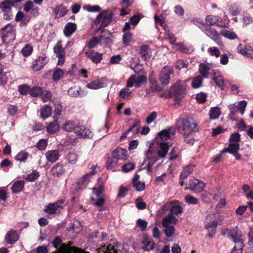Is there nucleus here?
Here are the masks:
<instances>
[{
  "mask_svg": "<svg viewBox=\"0 0 253 253\" xmlns=\"http://www.w3.org/2000/svg\"><path fill=\"white\" fill-rule=\"evenodd\" d=\"M222 234L223 236H226L228 238L231 239L235 243V246L230 253H242L244 247L243 235L237 226L231 229H224Z\"/></svg>",
  "mask_w": 253,
  "mask_h": 253,
  "instance_id": "1",
  "label": "nucleus"
},
{
  "mask_svg": "<svg viewBox=\"0 0 253 253\" xmlns=\"http://www.w3.org/2000/svg\"><path fill=\"white\" fill-rule=\"evenodd\" d=\"M176 126L178 132L183 136H189L198 131L197 123L192 117L179 119Z\"/></svg>",
  "mask_w": 253,
  "mask_h": 253,
  "instance_id": "2",
  "label": "nucleus"
},
{
  "mask_svg": "<svg viewBox=\"0 0 253 253\" xmlns=\"http://www.w3.org/2000/svg\"><path fill=\"white\" fill-rule=\"evenodd\" d=\"M186 84L180 80L175 82L171 86L170 89L174 96V100L176 103L180 101L186 94Z\"/></svg>",
  "mask_w": 253,
  "mask_h": 253,
  "instance_id": "3",
  "label": "nucleus"
},
{
  "mask_svg": "<svg viewBox=\"0 0 253 253\" xmlns=\"http://www.w3.org/2000/svg\"><path fill=\"white\" fill-rule=\"evenodd\" d=\"M1 40L3 42L5 43H10L13 42L16 38V28L15 26L11 23L8 24L1 30Z\"/></svg>",
  "mask_w": 253,
  "mask_h": 253,
  "instance_id": "4",
  "label": "nucleus"
},
{
  "mask_svg": "<svg viewBox=\"0 0 253 253\" xmlns=\"http://www.w3.org/2000/svg\"><path fill=\"white\" fill-rule=\"evenodd\" d=\"M113 15L112 12H109L107 10H103L98 15L94 20L95 25L100 24L99 28L97 29V32L107 27L111 23Z\"/></svg>",
  "mask_w": 253,
  "mask_h": 253,
  "instance_id": "5",
  "label": "nucleus"
},
{
  "mask_svg": "<svg viewBox=\"0 0 253 253\" xmlns=\"http://www.w3.org/2000/svg\"><path fill=\"white\" fill-rule=\"evenodd\" d=\"M213 217H214V214H210L207 216L205 221V227L208 231V236L212 238L216 231V228L218 225L217 220L214 219L211 221Z\"/></svg>",
  "mask_w": 253,
  "mask_h": 253,
  "instance_id": "6",
  "label": "nucleus"
},
{
  "mask_svg": "<svg viewBox=\"0 0 253 253\" xmlns=\"http://www.w3.org/2000/svg\"><path fill=\"white\" fill-rule=\"evenodd\" d=\"M174 70L172 67L165 66L159 74V80L163 85H167L170 83V76L173 75Z\"/></svg>",
  "mask_w": 253,
  "mask_h": 253,
  "instance_id": "7",
  "label": "nucleus"
},
{
  "mask_svg": "<svg viewBox=\"0 0 253 253\" xmlns=\"http://www.w3.org/2000/svg\"><path fill=\"white\" fill-rule=\"evenodd\" d=\"M112 37V33L106 29L103 30L97 37L99 44L104 47H110L113 44Z\"/></svg>",
  "mask_w": 253,
  "mask_h": 253,
  "instance_id": "8",
  "label": "nucleus"
},
{
  "mask_svg": "<svg viewBox=\"0 0 253 253\" xmlns=\"http://www.w3.org/2000/svg\"><path fill=\"white\" fill-rule=\"evenodd\" d=\"M75 133L79 138H91L93 137V133L90 130L80 124H77L75 128Z\"/></svg>",
  "mask_w": 253,
  "mask_h": 253,
  "instance_id": "9",
  "label": "nucleus"
},
{
  "mask_svg": "<svg viewBox=\"0 0 253 253\" xmlns=\"http://www.w3.org/2000/svg\"><path fill=\"white\" fill-rule=\"evenodd\" d=\"M53 51L58 58V65L62 66L65 62V51L62 47L61 41H58L57 44L54 46Z\"/></svg>",
  "mask_w": 253,
  "mask_h": 253,
  "instance_id": "10",
  "label": "nucleus"
},
{
  "mask_svg": "<svg viewBox=\"0 0 253 253\" xmlns=\"http://www.w3.org/2000/svg\"><path fill=\"white\" fill-rule=\"evenodd\" d=\"M239 148L240 145L238 143H230L227 147L224 148L222 152L232 154L237 160H240L241 159V156L238 153Z\"/></svg>",
  "mask_w": 253,
  "mask_h": 253,
  "instance_id": "11",
  "label": "nucleus"
},
{
  "mask_svg": "<svg viewBox=\"0 0 253 253\" xmlns=\"http://www.w3.org/2000/svg\"><path fill=\"white\" fill-rule=\"evenodd\" d=\"M201 29L207 36L213 41L218 40L219 34L214 28H211V26H207L206 24H203Z\"/></svg>",
  "mask_w": 253,
  "mask_h": 253,
  "instance_id": "12",
  "label": "nucleus"
},
{
  "mask_svg": "<svg viewBox=\"0 0 253 253\" xmlns=\"http://www.w3.org/2000/svg\"><path fill=\"white\" fill-rule=\"evenodd\" d=\"M189 188L195 193L202 192L205 187V184L203 182L197 179H194L190 181Z\"/></svg>",
  "mask_w": 253,
  "mask_h": 253,
  "instance_id": "13",
  "label": "nucleus"
},
{
  "mask_svg": "<svg viewBox=\"0 0 253 253\" xmlns=\"http://www.w3.org/2000/svg\"><path fill=\"white\" fill-rule=\"evenodd\" d=\"M47 56L43 54L42 57H39L38 59L34 60L32 65L33 70L35 71H39L41 70L47 63Z\"/></svg>",
  "mask_w": 253,
  "mask_h": 253,
  "instance_id": "14",
  "label": "nucleus"
},
{
  "mask_svg": "<svg viewBox=\"0 0 253 253\" xmlns=\"http://www.w3.org/2000/svg\"><path fill=\"white\" fill-rule=\"evenodd\" d=\"M141 58L145 61H149L152 56V51L150 46L147 44H143L140 48Z\"/></svg>",
  "mask_w": 253,
  "mask_h": 253,
  "instance_id": "15",
  "label": "nucleus"
},
{
  "mask_svg": "<svg viewBox=\"0 0 253 253\" xmlns=\"http://www.w3.org/2000/svg\"><path fill=\"white\" fill-rule=\"evenodd\" d=\"M86 56L90 59L92 62L98 64L101 62L102 59V54L98 53L93 50H88L85 52Z\"/></svg>",
  "mask_w": 253,
  "mask_h": 253,
  "instance_id": "16",
  "label": "nucleus"
},
{
  "mask_svg": "<svg viewBox=\"0 0 253 253\" xmlns=\"http://www.w3.org/2000/svg\"><path fill=\"white\" fill-rule=\"evenodd\" d=\"M45 157L47 162L53 163L58 160L60 157L58 150H50L45 153Z\"/></svg>",
  "mask_w": 253,
  "mask_h": 253,
  "instance_id": "17",
  "label": "nucleus"
},
{
  "mask_svg": "<svg viewBox=\"0 0 253 253\" xmlns=\"http://www.w3.org/2000/svg\"><path fill=\"white\" fill-rule=\"evenodd\" d=\"M145 155L146 159H145L143 162L142 163V165L144 164L147 160H150L152 162L155 163L159 160V156L157 152H156L154 149L151 147H149Z\"/></svg>",
  "mask_w": 253,
  "mask_h": 253,
  "instance_id": "18",
  "label": "nucleus"
},
{
  "mask_svg": "<svg viewBox=\"0 0 253 253\" xmlns=\"http://www.w3.org/2000/svg\"><path fill=\"white\" fill-rule=\"evenodd\" d=\"M104 81L103 78L97 79L92 81L87 84L86 87L90 89H97L104 87Z\"/></svg>",
  "mask_w": 253,
  "mask_h": 253,
  "instance_id": "19",
  "label": "nucleus"
},
{
  "mask_svg": "<svg viewBox=\"0 0 253 253\" xmlns=\"http://www.w3.org/2000/svg\"><path fill=\"white\" fill-rule=\"evenodd\" d=\"M212 79L215 82L216 85L220 88L221 89H224V82L223 77L219 74V73L214 72L211 73Z\"/></svg>",
  "mask_w": 253,
  "mask_h": 253,
  "instance_id": "20",
  "label": "nucleus"
},
{
  "mask_svg": "<svg viewBox=\"0 0 253 253\" xmlns=\"http://www.w3.org/2000/svg\"><path fill=\"white\" fill-rule=\"evenodd\" d=\"M139 175L135 174L132 179V185L136 191H142L144 190L145 184L144 182L139 180Z\"/></svg>",
  "mask_w": 253,
  "mask_h": 253,
  "instance_id": "21",
  "label": "nucleus"
},
{
  "mask_svg": "<svg viewBox=\"0 0 253 253\" xmlns=\"http://www.w3.org/2000/svg\"><path fill=\"white\" fill-rule=\"evenodd\" d=\"M143 244L142 249L146 251H149L153 250L155 248V244L152 239L149 238L147 236H145L142 241Z\"/></svg>",
  "mask_w": 253,
  "mask_h": 253,
  "instance_id": "22",
  "label": "nucleus"
},
{
  "mask_svg": "<svg viewBox=\"0 0 253 253\" xmlns=\"http://www.w3.org/2000/svg\"><path fill=\"white\" fill-rule=\"evenodd\" d=\"M69 251H78V253H82L83 250L80 248L73 247H69L66 245L65 243L61 244L60 247L58 248L59 253H67Z\"/></svg>",
  "mask_w": 253,
  "mask_h": 253,
  "instance_id": "23",
  "label": "nucleus"
},
{
  "mask_svg": "<svg viewBox=\"0 0 253 253\" xmlns=\"http://www.w3.org/2000/svg\"><path fill=\"white\" fill-rule=\"evenodd\" d=\"M169 146L167 142H161L159 144V149L157 152L159 157L165 158L168 154Z\"/></svg>",
  "mask_w": 253,
  "mask_h": 253,
  "instance_id": "24",
  "label": "nucleus"
},
{
  "mask_svg": "<svg viewBox=\"0 0 253 253\" xmlns=\"http://www.w3.org/2000/svg\"><path fill=\"white\" fill-rule=\"evenodd\" d=\"M112 155L118 161L120 160H125L127 156V151L125 149L117 148L114 150Z\"/></svg>",
  "mask_w": 253,
  "mask_h": 253,
  "instance_id": "25",
  "label": "nucleus"
},
{
  "mask_svg": "<svg viewBox=\"0 0 253 253\" xmlns=\"http://www.w3.org/2000/svg\"><path fill=\"white\" fill-rule=\"evenodd\" d=\"M64 172L63 167L60 163H57L52 167L51 170V173L54 177H59Z\"/></svg>",
  "mask_w": 253,
  "mask_h": 253,
  "instance_id": "26",
  "label": "nucleus"
},
{
  "mask_svg": "<svg viewBox=\"0 0 253 253\" xmlns=\"http://www.w3.org/2000/svg\"><path fill=\"white\" fill-rule=\"evenodd\" d=\"M140 127V122L139 121L136 122L126 131L124 132L121 136V139H123L127 136V134L133 131L134 134H136L139 132Z\"/></svg>",
  "mask_w": 253,
  "mask_h": 253,
  "instance_id": "27",
  "label": "nucleus"
},
{
  "mask_svg": "<svg viewBox=\"0 0 253 253\" xmlns=\"http://www.w3.org/2000/svg\"><path fill=\"white\" fill-rule=\"evenodd\" d=\"M77 25L74 23H68L64 28V33L66 37L71 36L76 30Z\"/></svg>",
  "mask_w": 253,
  "mask_h": 253,
  "instance_id": "28",
  "label": "nucleus"
},
{
  "mask_svg": "<svg viewBox=\"0 0 253 253\" xmlns=\"http://www.w3.org/2000/svg\"><path fill=\"white\" fill-rule=\"evenodd\" d=\"M14 2L10 0H5L0 3V8L4 12H11Z\"/></svg>",
  "mask_w": 253,
  "mask_h": 253,
  "instance_id": "29",
  "label": "nucleus"
},
{
  "mask_svg": "<svg viewBox=\"0 0 253 253\" xmlns=\"http://www.w3.org/2000/svg\"><path fill=\"white\" fill-rule=\"evenodd\" d=\"M51 112L52 108L50 106L44 105L41 109L40 117L44 120L51 115Z\"/></svg>",
  "mask_w": 253,
  "mask_h": 253,
  "instance_id": "30",
  "label": "nucleus"
},
{
  "mask_svg": "<svg viewBox=\"0 0 253 253\" xmlns=\"http://www.w3.org/2000/svg\"><path fill=\"white\" fill-rule=\"evenodd\" d=\"M5 242L9 244H14L16 242V231L11 230L5 236Z\"/></svg>",
  "mask_w": 253,
  "mask_h": 253,
  "instance_id": "31",
  "label": "nucleus"
},
{
  "mask_svg": "<svg viewBox=\"0 0 253 253\" xmlns=\"http://www.w3.org/2000/svg\"><path fill=\"white\" fill-rule=\"evenodd\" d=\"M219 19L217 16L209 15L206 17V22L207 25V26H211L213 25H216L217 26H220L218 23L219 22Z\"/></svg>",
  "mask_w": 253,
  "mask_h": 253,
  "instance_id": "32",
  "label": "nucleus"
},
{
  "mask_svg": "<svg viewBox=\"0 0 253 253\" xmlns=\"http://www.w3.org/2000/svg\"><path fill=\"white\" fill-rule=\"evenodd\" d=\"M93 173H89L84 175L80 180H79L78 184L79 186V189H83L86 187L88 183L90 177L92 175Z\"/></svg>",
  "mask_w": 253,
  "mask_h": 253,
  "instance_id": "33",
  "label": "nucleus"
},
{
  "mask_svg": "<svg viewBox=\"0 0 253 253\" xmlns=\"http://www.w3.org/2000/svg\"><path fill=\"white\" fill-rule=\"evenodd\" d=\"M59 129V126L56 120L50 123L46 127L47 131L50 134L55 133Z\"/></svg>",
  "mask_w": 253,
  "mask_h": 253,
  "instance_id": "34",
  "label": "nucleus"
},
{
  "mask_svg": "<svg viewBox=\"0 0 253 253\" xmlns=\"http://www.w3.org/2000/svg\"><path fill=\"white\" fill-rule=\"evenodd\" d=\"M210 68L205 63L199 65V71L204 78H207L210 74Z\"/></svg>",
  "mask_w": 253,
  "mask_h": 253,
  "instance_id": "35",
  "label": "nucleus"
},
{
  "mask_svg": "<svg viewBox=\"0 0 253 253\" xmlns=\"http://www.w3.org/2000/svg\"><path fill=\"white\" fill-rule=\"evenodd\" d=\"M43 93V88L39 86H34L30 90V95L32 97H36L42 95Z\"/></svg>",
  "mask_w": 253,
  "mask_h": 253,
  "instance_id": "36",
  "label": "nucleus"
},
{
  "mask_svg": "<svg viewBox=\"0 0 253 253\" xmlns=\"http://www.w3.org/2000/svg\"><path fill=\"white\" fill-rule=\"evenodd\" d=\"M77 124L72 121H67L63 125L62 129L68 132L73 131L75 132V128Z\"/></svg>",
  "mask_w": 253,
  "mask_h": 253,
  "instance_id": "37",
  "label": "nucleus"
},
{
  "mask_svg": "<svg viewBox=\"0 0 253 253\" xmlns=\"http://www.w3.org/2000/svg\"><path fill=\"white\" fill-rule=\"evenodd\" d=\"M220 34L229 40H233L238 39V36L235 33L233 32H230L226 29L221 30L220 32Z\"/></svg>",
  "mask_w": 253,
  "mask_h": 253,
  "instance_id": "38",
  "label": "nucleus"
},
{
  "mask_svg": "<svg viewBox=\"0 0 253 253\" xmlns=\"http://www.w3.org/2000/svg\"><path fill=\"white\" fill-rule=\"evenodd\" d=\"M175 134L174 131L171 132L170 129H164L161 130L158 134L159 137L163 140H166L169 138L171 135Z\"/></svg>",
  "mask_w": 253,
  "mask_h": 253,
  "instance_id": "39",
  "label": "nucleus"
},
{
  "mask_svg": "<svg viewBox=\"0 0 253 253\" xmlns=\"http://www.w3.org/2000/svg\"><path fill=\"white\" fill-rule=\"evenodd\" d=\"M64 72L60 68H55L52 75V80L54 82H57L60 80L64 76Z\"/></svg>",
  "mask_w": 253,
  "mask_h": 253,
  "instance_id": "40",
  "label": "nucleus"
},
{
  "mask_svg": "<svg viewBox=\"0 0 253 253\" xmlns=\"http://www.w3.org/2000/svg\"><path fill=\"white\" fill-rule=\"evenodd\" d=\"M68 11L67 7L63 5L56 6L54 9V13L60 17L64 16Z\"/></svg>",
  "mask_w": 253,
  "mask_h": 253,
  "instance_id": "41",
  "label": "nucleus"
},
{
  "mask_svg": "<svg viewBox=\"0 0 253 253\" xmlns=\"http://www.w3.org/2000/svg\"><path fill=\"white\" fill-rule=\"evenodd\" d=\"M118 160L114 156L109 157L106 161V168L107 169H111L113 168L116 166L118 164Z\"/></svg>",
  "mask_w": 253,
  "mask_h": 253,
  "instance_id": "42",
  "label": "nucleus"
},
{
  "mask_svg": "<svg viewBox=\"0 0 253 253\" xmlns=\"http://www.w3.org/2000/svg\"><path fill=\"white\" fill-rule=\"evenodd\" d=\"M193 167L194 166L191 165L186 166L180 173V178L186 179L193 170Z\"/></svg>",
  "mask_w": 253,
  "mask_h": 253,
  "instance_id": "43",
  "label": "nucleus"
},
{
  "mask_svg": "<svg viewBox=\"0 0 253 253\" xmlns=\"http://www.w3.org/2000/svg\"><path fill=\"white\" fill-rule=\"evenodd\" d=\"M40 176V173L36 170H33L31 173L28 174L25 180L28 182H34Z\"/></svg>",
  "mask_w": 253,
  "mask_h": 253,
  "instance_id": "44",
  "label": "nucleus"
},
{
  "mask_svg": "<svg viewBox=\"0 0 253 253\" xmlns=\"http://www.w3.org/2000/svg\"><path fill=\"white\" fill-rule=\"evenodd\" d=\"M220 114V109L218 107L211 108L209 112L210 118L212 120L216 119Z\"/></svg>",
  "mask_w": 253,
  "mask_h": 253,
  "instance_id": "45",
  "label": "nucleus"
},
{
  "mask_svg": "<svg viewBox=\"0 0 253 253\" xmlns=\"http://www.w3.org/2000/svg\"><path fill=\"white\" fill-rule=\"evenodd\" d=\"M33 51V47L30 44H26L21 50L22 55L25 57L29 56Z\"/></svg>",
  "mask_w": 253,
  "mask_h": 253,
  "instance_id": "46",
  "label": "nucleus"
},
{
  "mask_svg": "<svg viewBox=\"0 0 253 253\" xmlns=\"http://www.w3.org/2000/svg\"><path fill=\"white\" fill-rule=\"evenodd\" d=\"M124 33L123 36V43L126 45H130L132 39V34L130 32Z\"/></svg>",
  "mask_w": 253,
  "mask_h": 253,
  "instance_id": "47",
  "label": "nucleus"
},
{
  "mask_svg": "<svg viewBox=\"0 0 253 253\" xmlns=\"http://www.w3.org/2000/svg\"><path fill=\"white\" fill-rule=\"evenodd\" d=\"M80 88L76 86L71 87L68 90V94L70 96L77 97L80 95Z\"/></svg>",
  "mask_w": 253,
  "mask_h": 253,
  "instance_id": "48",
  "label": "nucleus"
},
{
  "mask_svg": "<svg viewBox=\"0 0 253 253\" xmlns=\"http://www.w3.org/2000/svg\"><path fill=\"white\" fill-rule=\"evenodd\" d=\"M29 154L25 151H21L17 154V161L25 162L28 159Z\"/></svg>",
  "mask_w": 253,
  "mask_h": 253,
  "instance_id": "49",
  "label": "nucleus"
},
{
  "mask_svg": "<svg viewBox=\"0 0 253 253\" xmlns=\"http://www.w3.org/2000/svg\"><path fill=\"white\" fill-rule=\"evenodd\" d=\"M78 155L74 152H69L66 156V159L72 165L76 163Z\"/></svg>",
  "mask_w": 253,
  "mask_h": 253,
  "instance_id": "50",
  "label": "nucleus"
},
{
  "mask_svg": "<svg viewBox=\"0 0 253 253\" xmlns=\"http://www.w3.org/2000/svg\"><path fill=\"white\" fill-rule=\"evenodd\" d=\"M30 86L27 84H23L18 86V91L21 95H26L30 93Z\"/></svg>",
  "mask_w": 253,
  "mask_h": 253,
  "instance_id": "51",
  "label": "nucleus"
},
{
  "mask_svg": "<svg viewBox=\"0 0 253 253\" xmlns=\"http://www.w3.org/2000/svg\"><path fill=\"white\" fill-rule=\"evenodd\" d=\"M189 65L188 62L184 60H178L175 62V67L177 70H181L182 68H187Z\"/></svg>",
  "mask_w": 253,
  "mask_h": 253,
  "instance_id": "52",
  "label": "nucleus"
},
{
  "mask_svg": "<svg viewBox=\"0 0 253 253\" xmlns=\"http://www.w3.org/2000/svg\"><path fill=\"white\" fill-rule=\"evenodd\" d=\"M84 8L88 12H99L101 10L100 6L98 5H91L90 4H87L84 6Z\"/></svg>",
  "mask_w": 253,
  "mask_h": 253,
  "instance_id": "53",
  "label": "nucleus"
},
{
  "mask_svg": "<svg viewBox=\"0 0 253 253\" xmlns=\"http://www.w3.org/2000/svg\"><path fill=\"white\" fill-rule=\"evenodd\" d=\"M132 91L128 88H124L119 92V96L123 99L127 98L131 94Z\"/></svg>",
  "mask_w": 253,
  "mask_h": 253,
  "instance_id": "54",
  "label": "nucleus"
},
{
  "mask_svg": "<svg viewBox=\"0 0 253 253\" xmlns=\"http://www.w3.org/2000/svg\"><path fill=\"white\" fill-rule=\"evenodd\" d=\"M47 139H40L36 144V147L39 150H40L41 151L44 150L47 147Z\"/></svg>",
  "mask_w": 253,
  "mask_h": 253,
  "instance_id": "55",
  "label": "nucleus"
},
{
  "mask_svg": "<svg viewBox=\"0 0 253 253\" xmlns=\"http://www.w3.org/2000/svg\"><path fill=\"white\" fill-rule=\"evenodd\" d=\"M203 82V80L201 76L195 77L192 82V86L194 88L199 87Z\"/></svg>",
  "mask_w": 253,
  "mask_h": 253,
  "instance_id": "56",
  "label": "nucleus"
},
{
  "mask_svg": "<svg viewBox=\"0 0 253 253\" xmlns=\"http://www.w3.org/2000/svg\"><path fill=\"white\" fill-rule=\"evenodd\" d=\"M147 78L145 75H140L135 78V87H139L143 83L146 82Z\"/></svg>",
  "mask_w": 253,
  "mask_h": 253,
  "instance_id": "57",
  "label": "nucleus"
},
{
  "mask_svg": "<svg viewBox=\"0 0 253 253\" xmlns=\"http://www.w3.org/2000/svg\"><path fill=\"white\" fill-rule=\"evenodd\" d=\"M183 211L182 208L180 206H172L170 210V214L172 215L175 214L178 215L179 213H182Z\"/></svg>",
  "mask_w": 253,
  "mask_h": 253,
  "instance_id": "58",
  "label": "nucleus"
},
{
  "mask_svg": "<svg viewBox=\"0 0 253 253\" xmlns=\"http://www.w3.org/2000/svg\"><path fill=\"white\" fill-rule=\"evenodd\" d=\"M135 168V166L133 163H127L126 164L122 166V170L125 172H128L134 169Z\"/></svg>",
  "mask_w": 253,
  "mask_h": 253,
  "instance_id": "59",
  "label": "nucleus"
},
{
  "mask_svg": "<svg viewBox=\"0 0 253 253\" xmlns=\"http://www.w3.org/2000/svg\"><path fill=\"white\" fill-rule=\"evenodd\" d=\"M165 228L164 232L168 237H171L174 234L175 229L172 225L164 226Z\"/></svg>",
  "mask_w": 253,
  "mask_h": 253,
  "instance_id": "60",
  "label": "nucleus"
},
{
  "mask_svg": "<svg viewBox=\"0 0 253 253\" xmlns=\"http://www.w3.org/2000/svg\"><path fill=\"white\" fill-rule=\"evenodd\" d=\"M57 210L53 203H49L44 211L46 213L52 214L56 213Z\"/></svg>",
  "mask_w": 253,
  "mask_h": 253,
  "instance_id": "61",
  "label": "nucleus"
},
{
  "mask_svg": "<svg viewBox=\"0 0 253 253\" xmlns=\"http://www.w3.org/2000/svg\"><path fill=\"white\" fill-rule=\"evenodd\" d=\"M237 51L238 53L241 54L246 55L249 56L248 51H249L248 49H247L245 46H244L242 44L240 43L237 48Z\"/></svg>",
  "mask_w": 253,
  "mask_h": 253,
  "instance_id": "62",
  "label": "nucleus"
},
{
  "mask_svg": "<svg viewBox=\"0 0 253 253\" xmlns=\"http://www.w3.org/2000/svg\"><path fill=\"white\" fill-rule=\"evenodd\" d=\"M185 200L189 204L196 205L198 203V200L191 195H186L185 197Z\"/></svg>",
  "mask_w": 253,
  "mask_h": 253,
  "instance_id": "63",
  "label": "nucleus"
},
{
  "mask_svg": "<svg viewBox=\"0 0 253 253\" xmlns=\"http://www.w3.org/2000/svg\"><path fill=\"white\" fill-rule=\"evenodd\" d=\"M208 51L211 55L215 56L216 57H218L220 55V52L216 47H209Z\"/></svg>",
  "mask_w": 253,
  "mask_h": 253,
  "instance_id": "64",
  "label": "nucleus"
}]
</instances>
